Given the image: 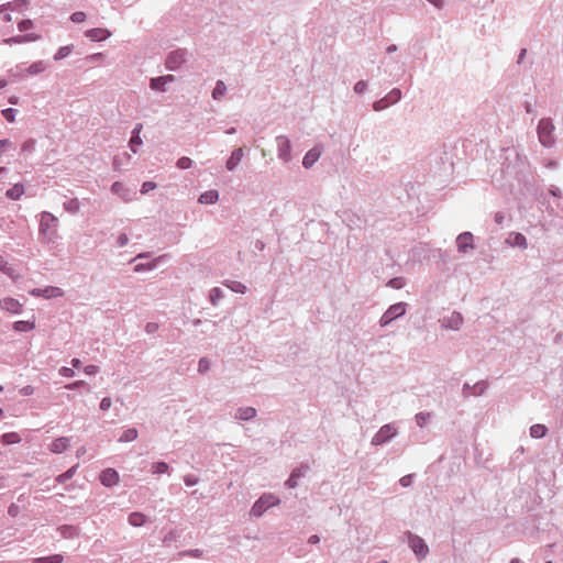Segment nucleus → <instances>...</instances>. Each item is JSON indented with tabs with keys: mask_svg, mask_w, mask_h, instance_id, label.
I'll return each mask as SVG.
<instances>
[{
	"mask_svg": "<svg viewBox=\"0 0 563 563\" xmlns=\"http://www.w3.org/2000/svg\"><path fill=\"white\" fill-rule=\"evenodd\" d=\"M24 195V186L22 184H14L5 191L7 198L11 200H19Z\"/></svg>",
	"mask_w": 563,
	"mask_h": 563,
	"instance_id": "21",
	"label": "nucleus"
},
{
	"mask_svg": "<svg viewBox=\"0 0 563 563\" xmlns=\"http://www.w3.org/2000/svg\"><path fill=\"white\" fill-rule=\"evenodd\" d=\"M227 91V87L223 81L219 80L212 91V97L216 100H220Z\"/></svg>",
	"mask_w": 563,
	"mask_h": 563,
	"instance_id": "37",
	"label": "nucleus"
},
{
	"mask_svg": "<svg viewBox=\"0 0 563 563\" xmlns=\"http://www.w3.org/2000/svg\"><path fill=\"white\" fill-rule=\"evenodd\" d=\"M411 479H412V476H411V475L402 476V477L400 478V484H401V486H404V487L409 486V485L411 484Z\"/></svg>",
	"mask_w": 563,
	"mask_h": 563,
	"instance_id": "64",
	"label": "nucleus"
},
{
	"mask_svg": "<svg viewBox=\"0 0 563 563\" xmlns=\"http://www.w3.org/2000/svg\"><path fill=\"white\" fill-rule=\"evenodd\" d=\"M128 241H129L128 235L122 233V234L119 235L117 243H118L119 246L122 247V246L126 245Z\"/></svg>",
	"mask_w": 563,
	"mask_h": 563,
	"instance_id": "61",
	"label": "nucleus"
},
{
	"mask_svg": "<svg viewBox=\"0 0 563 563\" xmlns=\"http://www.w3.org/2000/svg\"><path fill=\"white\" fill-rule=\"evenodd\" d=\"M244 151L242 147L234 150L229 159L227 161V168L229 170H233L241 163Z\"/></svg>",
	"mask_w": 563,
	"mask_h": 563,
	"instance_id": "17",
	"label": "nucleus"
},
{
	"mask_svg": "<svg viewBox=\"0 0 563 563\" xmlns=\"http://www.w3.org/2000/svg\"><path fill=\"white\" fill-rule=\"evenodd\" d=\"M73 49H74L73 44L60 46L54 55V60L58 62V60H62V59L68 57L70 55V53L73 52Z\"/></svg>",
	"mask_w": 563,
	"mask_h": 563,
	"instance_id": "31",
	"label": "nucleus"
},
{
	"mask_svg": "<svg viewBox=\"0 0 563 563\" xmlns=\"http://www.w3.org/2000/svg\"><path fill=\"white\" fill-rule=\"evenodd\" d=\"M186 53L184 51L172 52L167 59L166 66L170 70L177 69L185 62Z\"/></svg>",
	"mask_w": 563,
	"mask_h": 563,
	"instance_id": "10",
	"label": "nucleus"
},
{
	"mask_svg": "<svg viewBox=\"0 0 563 563\" xmlns=\"http://www.w3.org/2000/svg\"><path fill=\"white\" fill-rule=\"evenodd\" d=\"M10 75H11V77H13L18 80H22V79L26 78L29 76V74L26 73V64L21 63V64L16 65L14 68L10 69Z\"/></svg>",
	"mask_w": 563,
	"mask_h": 563,
	"instance_id": "24",
	"label": "nucleus"
},
{
	"mask_svg": "<svg viewBox=\"0 0 563 563\" xmlns=\"http://www.w3.org/2000/svg\"><path fill=\"white\" fill-rule=\"evenodd\" d=\"M102 58H103V54L102 53H95V54L88 55L86 57V60L88 63H97V62H100Z\"/></svg>",
	"mask_w": 563,
	"mask_h": 563,
	"instance_id": "52",
	"label": "nucleus"
},
{
	"mask_svg": "<svg viewBox=\"0 0 563 563\" xmlns=\"http://www.w3.org/2000/svg\"><path fill=\"white\" fill-rule=\"evenodd\" d=\"M389 106L388 101L386 100V98L382 99V100H378L374 103V109L376 111H380L385 108H387Z\"/></svg>",
	"mask_w": 563,
	"mask_h": 563,
	"instance_id": "54",
	"label": "nucleus"
},
{
	"mask_svg": "<svg viewBox=\"0 0 563 563\" xmlns=\"http://www.w3.org/2000/svg\"><path fill=\"white\" fill-rule=\"evenodd\" d=\"M509 242L511 243V245H515V246L527 247L526 236L521 233H514L510 236Z\"/></svg>",
	"mask_w": 563,
	"mask_h": 563,
	"instance_id": "36",
	"label": "nucleus"
},
{
	"mask_svg": "<svg viewBox=\"0 0 563 563\" xmlns=\"http://www.w3.org/2000/svg\"><path fill=\"white\" fill-rule=\"evenodd\" d=\"M19 514H20V507H19L16 504H14V503L10 504V506L8 507V515H9L10 517H13V518H14V517H16Z\"/></svg>",
	"mask_w": 563,
	"mask_h": 563,
	"instance_id": "49",
	"label": "nucleus"
},
{
	"mask_svg": "<svg viewBox=\"0 0 563 563\" xmlns=\"http://www.w3.org/2000/svg\"><path fill=\"white\" fill-rule=\"evenodd\" d=\"M276 141H277V146H278L279 158H282L285 162H288L290 159V152H291L290 141L288 140V137L283 136V135L278 136L276 139Z\"/></svg>",
	"mask_w": 563,
	"mask_h": 563,
	"instance_id": "8",
	"label": "nucleus"
},
{
	"mask_svg": "<svg viewBox=\"0 0 563 563\" xmlns=\"http://www.w3.org/2000/svg\"><path fill=\"white\" fill-rule=\"evenodd\" d=\"M139 146H141V123L135 124L130 140V147L133 153H137Z\"/></svg>",
	"mask_w": 563,
	"mask_h": 563,
	"instance_id": "18",
	"label": "nucleus"
},
{
	"mask_svg": "<svg viewBox=\"0 0 563 563\" xmlns=\"http://www.w3.org/2000/svg\"><path fill=\"white\" fill-rule=\"evenodd\" d=\"M77 468H78V464L71 466L66 472H64V473L59 474L58 476H56L55 481L58 484H64V483L68 482L69 479H71L75 476V474L77 472Z\"/></svg>",
	"mask_w": 563,
	"mask_h": 563,
	"instance_id": "27",
	"label": "nucleus"
},
{
	"mask_svg": "<svg viewBox=\"0 0 563 563\" xmlns=\"http://www.w3.org/2000/svg\"><path fill=\"white\" fill-rule=\"evenodd\" d=\"M21 440L18 432H7L0 435V443L3 445L16 444L20 443Z\"/></svg>",
	"mask_w": 563,
	"mask_h": 563,
	"instance_id": "23",
	"label": "nucleus"
},
{
	"mask_svg": "<svg viewBox=\"0 0 563 563\" xmlns=\"http://www.w3.org/2000/svg\"><path fill=\"white\" fill-rule=\"evenodd\" d=\"M219 198V194L217 190H209V191H206L203 192L200 197H199V202L201 203H214Z\"/></svg>",
	"mask_w": 563,
	"mask_h": 563,
	"instance_id": "30",
	"label": "nucleus"
},
{
	"mask_svg": "<svg viewBox=\"0 0 563 563\" xmlns=\"http://www.w3.org/2000/svg\"><path fill=\"white\" fill-rule=\"evenodd\" d=\"M366 88V82L361 80V81H357L354 86V90L358 93L363 92Z\"/></svg>",
	"mask_w": 563,
	"mask_h": 563,
	"instance_id": "60",
	"label": "nucleus"
},
{
	"mask_svg": "<svg viewBox=\"0 0 563 563\" xmlns=\"http://www.w3.org/2000/svg\"><path fill=\"white\" fill-rule=\"evenodd\" d=\"M58 374L63 377L71 378L75 376V371L73 367L62 366L58 369Z\"/></svg>",
	"mask_w": 563,
	"mask_h": 563,
	"instance_id": "46",
	"label": "nucleus"
},
{
	"mask_svg": "<svg viewBox=\"0 0 563 563\" xmlns=\"http://www.w3.org/2000/svg\"><path fill=\"white\" fill-rule=\"evenodd\" d=\"M12 328L16 332H29L35 329V321L32 320H19L13 322Z\"/></svg>",
	"mask_w": 563,
	"mask_h": 563,
	"instance_id": "20",
	"label": "nucleus"
},
{
	"mask_svg": "<svg viewBox=\"0 0 563 563\" xmlns=\"http://www.w3.org/2000/svg\"><path fill=\"white\" fill-rule=\"evenodd\" d=\"M430 418V413H418L416 416V419H417V423L420 426V427H423L427 422V420Z\"/></svg>",
	"mask_w": 563,
	"mask_h": 563,
	"instance_id": "51",
	"label": "nucleus"
},
{
	"mask_svg": "<svg viewBox=\"0 0 563 563\" xmlns=\"http://www.w3.org/2000/svg\"><path fill=\"white\" fill-rule=\"evenodd\" d=\"M409 544L412 549V551L418 555V556H424L427 553H428V547L427 544L424 543V541L417 537V536H411L410 539H409Z\"/></svg>",
	"mask_w": 563,
	"mask_h": 563,
	"instance_id": "11",
	"label": "nucleus"
},
{
	"mask_svg": "<svg viewBox=\"0 0 563 563\" xmlns=\"http://www.w3.org/2000/svg\"><path fill=\"white\" fill-rule=\"evenodd\" d=\"M12 145L11 141L8 139L0 140V155L4 152L5 148Z\"/></svg>",
	"mask_w": 563,
	"mask_h": 563,
	"instance_id": "59",
	"label": "nucleus"
},
{
	"mask_svg": "<svg viewBox=\"0 0 563 563\" xmlns=\"http://www.w3.org/2000/svg\"><path fill=\"white\" fill-rule=\"evenodd\" d=\"M99 372V367L97 365H87L84 367V373L86 375H96Z\"/></svg>",
	"mask_w": 563,
	"mask_h": 563,
	"instance_id": "50",
	"label": "nucleus"
},
{
	"mask_svg": "<svg viewBox=\"0 0 563 563\" xmlns=\"http://www.w3.org/2000/svg\"><path fill=\"white\" fill-rule=\"evenodd\" d=\"M22 35H15V36H12V37H9V38H5L4 40V43L7 44H21L23 43V41L21 40Z\"/></svg>",
	"mask_w": 563,
	"mask_h": 563,
	"instance_id": "58",
	"label": "nucleus"
},
{
	"mask_svg": "<svg viewBox=\"0 0 563 563\" xmlns=\"http://www.w3.org/2000/svg\"><path fill=\"white\" fill-rule=\"evenodd\" d=\"M129 522L134 527H141V512L134 511L129 515Z\"/></svg>",
	"mask_w": 563,
	"mask_h": 563,
	"instance_id": "43",
	"label": "nucleus"
},
{
	"mask_svg": "<svg viewBox=\"0 0 563 563\" xmlns=\"http://www.w3.org/2000/svg\"><path fill=\"white\" fill-rule=\"evenodd\" d=\"M70 20L74 23H81L86 20V13L82 11H76V12L71 13Z\"/></svg>",
	"mask_w": 563,
	"mask_h": 563,
	"instance_id": "47",
	"label": "nucleus"
},
{
	"mask_svg": "<svg viewBox=\"0 0 563 563\" xmlns=\"http://www.w3.org/2000/svg\"><path fill=\"white\" fill-rule=\"evenodd\" d=\"M57 224L58 220L48 211L41 213L38 234L45 242H54L57 238Z\"/></svg>",
	"mask_w": 563,
	"mask_h": 563,
	"instance_id": "1",
	"label": "nucleus"
},
{
	"mask_svg": "<svg viewBox=\"0 0 563 563\" xmlns=\"http://www.w3.org/2000/svg\"><path fill=\"white\" fill-rule=\"evenodd\" d=\"M184 481H185V484H186L187 486H192V485H196V484L198 483V479H197L195 476H190V475H189V476H186V477L184 478Z\"/></svg>",
	"mask_w": 563,
	"mask_h": 563,
	"instance_id": "63",
	"label": "nucleus"
},
{
	"mask_svg": "<svg viewBox=\"0 0 563 563\" xmlns=\"http://www.w3.org/2000/svg\"><path fill=\"white\" fill-rule=\"evenodd\" d=\"M65 388L68 390H86L89 391V386L85 380H76L65 385Z\"/></svg>",
	"mask_w": 563,
	"mask_h": 563,
	"instance_id": "35",
	"label": "nucleus"
},
{
	"mask_svg": "<svg viewBox=\"0 0 563 563\" xmlns=\"http://www.w3.org/2000/svg\"><path fill=\"white\" fill-rule=\"evenodd\" d=\"M405 311H406V307H405V303H402V302L395 303V305L390 306L389 309L382 316L380 324L383 327L387 325L394 319L402 316L405 313Z\"/></svg>",
	"mask_w": 563,
	"mask_h": 563,
	"instance_id": "4",
	"label": "nucleus"
},
{
	"mask_svg": "<svg viewBox=\"0 0 563 563\" xmlns=\"http://www.w3.org/2000/svg\"><path fill=\"white\" fill-rule=\"evenodd\" d=\"M85 35L92 42H102L111 36V32L107 29L93 27L87 30Z\"/></svg>",
	"mask_w": 563,
	"mask_h": 563,
	"instance_id": "9",
	"label": "nucleus"
},
{
	"mask_svg": "<svg viewBox=\"0 0 563 563\" xmlns=\"http://www.w3.org/2000/svg\"><path fill=\"white\" fill-rule=\"evenodd\" d=\"M394 434H395V429L391 426H389V424L384 426L378 431V433L373 438V443L374 444H380L382 442L386 441L387 439H389Z\"/></svg>",
	"mask_w": 563,
	"mask_h": 563,
	"instance_id": "15",
	"label": "nucleus"
},
{
	"mask_svg": "<svg viewBox=\"0 0 563 563\" xmlns=\"http://www.w3.org/2000/svg\"><path fill=\"white\" fill-rule=\"evenodd\" d=\"M16 112V109L7 108L1 111V114L8 122H13L15 120Z\"/></svg>",
	"mask_w": 563,
	"mask_h": 563,
	"instance_id": "40",
	"label": "nucleus"
},
{
	"mask_svg": "<svg viewBox=\"0 0 563 563\" xmlns=\"http://www.w3.org/2000/svg\"><path fill=\"white\" fill-rule=\"evenodd\" d=\"M456 244L460 251L466 252L467 249L473 247V235L470 232L460 234L456 239Z\"/></svg>",
	"mask_w": 563,
	"mask_h": 563,
	"instance_id": "14",
	"label": "nucleus"
},
{
	"mask_svg": "<svg viewBox=\"0 0 563 563\" xmlns=\"http://www.w3.org/2000/svg\"><path fill=\"white\" fill-rule=\"evenodd\" d=\"M111 191L114 195L121 197L124 201H129L132 199V192L121 181H114L111 186Z\"/></svg>",
	"mask_w": 563,
	"mask_h": 563,
	"instance_id": "13",
	"label": "nucleus"
},
{
	"mask_svg": "<svg viewBox=\"0 0 563 563\" xmlns=\"http://www.w3.org/2000/svg\"><path fill=\"white\" fill-rule=\"evenodd\" d=\"M321 151L319 148L310 150L303 157L302 165L310 168L320 157Z\"/></svg>",
	"mask_w": 563,
	"mask_h": 563,
	"instance_id": "19",
	"label": "nucleus"
},
{
	"mask_svg": "<svg viewBox=\"0 0 563 563\" xmlns=\"http://www.w3.org/2000/svg\"><path fill=\"white\" fill-rule=\"evenodd\" d=\"M167 470H168V465L165 462H157V463H154L152 466V471L155 474H163V473L167 472Z\"/></svg>",
	"mask_w": 563,
	"mask_h": 563,
	"instance_id": "42",
	"label": "nucleus"
},
{
	"mask_svg": "<svg viewBox=\"0 0 563 563\" xmlns=\"http://www.w3.org/2000/svg\"><path fill=\"white\" fill-rule=\"evenodd\" d=\"M209 367H210V364L206 358H201L199 361L198 371L200 373H206L209 369Z\"/></svg>",
	"mask_w": 563,
	"mask_h": 563,
	"instance_id": "55",
	"label": "nucleus"
},
{
	"mask_svg": "<svg viewBox=\"0 0 563 563\" xmlns=\"http://www.w3.org/2000/svg\"><path fill=\"white\" fill-rule=\"evenodd\" d=\"M22 396H31L34 394V387L31 386V385H25L23 386L20 391H19Z\"/></svg>",
	"mask_w": 563,
	"mask_h": 563,
	"instance_id": "56",
	"label": "nucleus"
},
{
	"mask_svg": "<svg viewBox=\"0 0 563 563\" xmlns=\"http://www.w3.org/2000/svg\"><path fill=\"white\" fill-rule=\"evenodd\" d=\"M112 405V401H111V398L109 397H103L100 401V409L102 411H107Z\"/></svg>",
	"mask_w": 563,
	"mask_h": 563,
	"instance_id": "53",
	"label": "nucleus"
},
{
	"mask_svg": "<svg viewBox=\"0 0 563 563\" xmlns=\"http://www.w3.org/2000/svg\"><path fill=\"white\" fill-rule=\"evenodd\" d=\"M279 499L271 494L263 495L252 507L251 515L254 517H261L267 509L277 505Z\"/></svg>",
	"mask_w": 563,
	"mask_h": 563,
	"instance_id": "2",
	"label": "nucleus"
},
{
	"mask_svg": "<svg viewBox=\"0 0 563 563\" xmlns=\"http://www.w3.org/2000/svg\"><path fill=\"white\" fill-rule=\"evenodd\" d=\"M177 166L181 169H187L191 166V159L189 157H181L177 162Z\"/></svg>",
	"mask_w": 563,
	"mask_h": 563,
	"instance_id": "48",
	"label": "nucleus"
},
{
	"mask_svg": "<svg viewBox=\"0 0 563 563\" xmlns=\"http://www.w3.org/2000/svg\"><path fill=\"white\" fill-rule=\"evenodd\" d=\"M174 76L173 75H167V76H162V77H158V78H153L151 80V87L155 90H164V86L168 82H172L174 81Z\"/></svg>",
	"mask_w": 563,
	"mask_h": 563,
	"instance_id": "22",
	"label": "nucleus"
},
{
	"mask_svg": "<svg viewBox=\"0 0 563 563\" xmlns=\"http://www.w3.org/2000/svg\"><path fill=\"white\" fill-rule=\"evenodd\" d=\"M0 272L8 276H12L13 274V268L2 255H0Z\"/></svg>",
	"mask_w": 563,
	"mask_h": 563,
	"instance_id": "39",
	"label": "nucleus"
},
{
	"mask_svg": "<svg viewBox=\"0 0 563 563\" xmlns=\"http://www.w3.org/2000/svg\"><path fill=\"white\" fill-rule=\"evenodd\" d=\"M256 410L253 407L240 408L236 413V418L241 420H249L254 418Z\"/></svg>",
	"mask_w": 563,
	"mask_h": 563,
	"instance_id": "33",
	"label": "nucleus"
},
{
	"mask_svg": "<svg viewBox=\"0 0 563 563\" xmlns=\"http://www.w3.org/2000/svg\"><path fill=\"white\" fill-rule=\"evenodd\" d=\"M156 185L152 181H145L143 183V194L148 192L150 190L155 189Z\"/></svg>",
	"mask_w": 563,
	"mask_h": 563,
	"instance_id": "62",
	"label": "nucleus"
},
{
	"mask_svg": "<svg viewBox=\"0 0 563 563\" xmlns=\"http://www.w3.org/2000/svg\"><path fill=\"white\" fill-rule=\"evenodd\" d=\"M0 308L13 314H21L23 305L13 297H4L0 300Z\"/></svg>",
	"mask_w": 563,
	"mask_h": 563,
	"instance_id": "6",
	"label": "nucleus"
},
{
	"mask_svg": "<svg viewBox=\"0 0 563 563\" xmlns=\"http://www.w3.org/2000/svg\"><path fill=\"white\" fill-rule=\"evenodd\" d=\"M33 297H43L45 299H52L63 296V290L59 287L46 286L44 288H33L29 291Z\"/></svg>",
	"mask_w": 563,
	"mask_h": 563,
	"instance_id": "5",
	"label": "nucleus"
},
{
	"mask_svg": "<svg viewBox=\"0 0 563 563\" xmlns=\"http://www.w3.org/2000/svg\"><path fill=\"white\" fill-rule=\"evenodd\" d=\"M137 435H139L137 429L130 428V429L124 430L119 435L118 441L123 442V443L131 442V441L135 440L137 438Z\"/></svg>",
	"mask_w": 563,
	"mask_h": 563,
	"instance_id": "26",
	"label": "nucleus"
},
{
	"mask_svg": "<svg viewBox=\"0 0 563 563\" xmlns=\"http://www.w3.org/2000/svg\"><path fill=\"white\" fill-rule=\"evenodd\" d=\"M64 556L62 554H52L48 556H38L33 559V563H62Z\"/></svg>",
	"mask_w": 563,
	"mask_h": 563,
	"instance_id": "28",
	"label": "nucleus"
},
{
	"mask_svg": "<svg viewBox=\"0 0 563 563\" xmlns=\"http://www.w3.org/2000/svg\"><path fill=\"white\" fill-rule=\"evenodd\" d=\"M554 125L550 120L542 119L538 125L539 140L544 146H551L554 143Z\"/></svg>",
	"mask_w": 563,
	"mask_h": 563,
	"instance_id": "3",
	"label": "nucleus"
},
{
	"mask_svg": "<svg viewBox=\"0 0 563 563\" xmlns=\"http://www.w3.org/2000/svg\"><path fill=\"white\" fill-rule=\"evenodd\" d=\"M100 483L106 487H112L119 482V474L114 468L108 467L99 475Z\"/></svg>",
	"mask_w": 563,
	"mask_h": 563,
	"instance_id": "7",
	"label": "nucleus"
},
{
	"mask_svg": "<svg viewBox=\"0 0 563 563\" xmlns=\"http://www.w3.org/2000/svg\"><path fill=\"white\" fill-rule=\"evenodd\" d=\"M547 427L544 424H533L530 428V435L536 439L543 438L547 434Z\"/></svg>",
	"mask_w": 563,
	"mask_h": 563,
	"instance_id": "34",
	"label": "nucleus"
},
{
	"mask_svg": "<svg viewBox=\"0 0 563 563\" xmlns=\"http://www.w3.org/2000/svg\"><path fill=\"white\" fill-rule=\"evenodd\" d=\"M33 27V21L30 20V19H24V20H21L19 23H18V29L20 32H25L30 29Z\"/></svg>",
	"mask_w": 563,
	"mask_h": 563,
	"instance_id": "45",
	"label": "nucleus"
},
{
	"mask_svg": "<svg viewBox=\"0 0 563 563\" xmlns=\"http://www.w3.org/2000/svg\"><path fill=\"white\" fill-rule=\"evenodd\" d=\"M70 439L67 437H60L52 441L49 450L53 453L59 454L65 452L69 446Z\"/></svg>",
	"mask_w": 563,
	"mask_h": 563,
	"instance_id": "12",
	"label": "nucleus"
},
{
	"mask_svg": "<svg viewBox=\"0 0 563 563\" xmlns=\"http://www.w3.org/2000/svg\"><path fill=\"white\" fill-rule=\"evenodd\" d=\"M57 531L64 539H74L79 536V528L73 525H62L57 528Z\"/></svg>",
	"mask_w": 563,
	"mask_h": 563,
	"instance_id": "16",
	"label": "nucleus"
},
{
	"mask_svg": "<svg viewBox=\"0 0 563 563\" xmlns=\"http://www.w3.org/2000/svg\"><path fill=\"white\" fill-rule=\"evenodd\" d=\"M46 69V64L43 60H37L26 66V73L29 76H35L43 73Z\"/></svg>",
	"mask_w": 563,
	"mask_h": 563,
	"instance_id": "25",
	"label": "nucleus"
},
{
	"mask_svg": "<svg viewBox=\"0 0 563 563\" xmlns=\"http://www.w3.org/2000/svg\"><path fill=\"white\" fill-rule=\"evenodd\" d=\"M64 209L69 213H77L80 208L79 200L77 198L68 199L63 203Z\"/></svg>",
	"mask_w": 563,
	"mask_h": 563,
	"instance_id": "32",
	"label": "nucleus"
},
{
	"mask_svg": "<svg viewBox=\"0 0 563 563\" xmlns=\"http://www.w3.org/2000/svg\"><path fill=\"white\" fill-rule=\"evenodd\" d=\"M401 97V92L398 89H394L389 92V95L386 97V100L389 104L397 102Z\"/></svg>",
	"mask_w": 563,
	"mask_h": 563,
	"instance_id": "44",
	"label": "nucleus"
},
{
	"mask_svg": "<svg viewBox=\"0 0 563 563\" xmlns=\"http://www.w3.org/2000/svg\"><path fill=\"white\" fill-rule=\"evenodd\" d=\"M36 141L34 139H27L21 145V152L23 154H32L35 151Z\"/></svg>",
	"mask_w": 563,
	"mask_h": 563,
	"instance_id": "38",
	"label": "nucleus"
},
{
	"mask_svg": "<svg viewBox=\"0 0 563 563\" xmlns=\"http://www.w3.org/2000/svg\"><path fill=\"white\" fill-rule=\"evenodd\" d=\"M130 159V155L124 152L122 154H118L113 158V167L115 170H122L125 163Z\"/></svg>",
	"mask_w": 563,
	"mask_h": 563,
	"instance_id": "29",
	"label": "nucleus"
},
{
	"mask_svg": "<svg viewBox=\"0 0 563 563\" xmlns=\"http://www.w3.org/2000/svg\"><path fill=\"white\" fill-rule=\"evenodd\" d=\"M227 286L232 290V291H235V292H241V294H244L245 292V289L246 287L240 283V282H230L229 284H227Z\"/></svg>",
	"mask_w": 563,
	"mask_h": 563,
	"instance_id": "41",
	"label": "nucleus"
},
{
	"mask_svg": "<svg viewBox=\"0 0 563 563\" xmlns=\"http://www.w3.org/2000/svg\"><path fill=\"white\" fill-rule=\"evenodd\" d=\"M38 38H40V36L37 34H35V33H27V34L22 35V37H21L23 43L34 42V41H36Z\"/></svg>",
	"mask_w": 563,
	"mask_h": 563,
	"instance_id": "57",
	"label": "nucleus"
}]
</instances>
